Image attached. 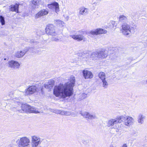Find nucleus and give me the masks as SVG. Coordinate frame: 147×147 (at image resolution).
Segmentation results:
<instances>
[{
    "instance_id": "obj_2",
    "label": "nucleus",
    "mask_w": 147,
    "mask_h": 147,
    "mask_svg": "<svg viewBox=\"0 0 147 147\" xmlns=\"http://www.w3.org/2000/svg\"><path fill=\"white\" fill-rule=\"evenodd\" d=\"M133 119L131 117H125L123 116H121L115 119H112L109 121L108 125L109 127H112L118 123L124 122L125 125L129 126L133 123Z\"/></svg>"
},
{
    "instance_id": "obj_9",
    "label": "nucleus",
    "mask_w": 147,
    "mask_h": 147,
    "mask_svg": "<svg viewBox=\"0 0 147 147\" xmlns=\"http://www.w3.org/2000/svg\"><path fill=\"white\" fill-rule=\"evenodd\" d=\"M107 31L106 30H104L102 29H96L94 30L91 31L89 33L88 36H91L90 35H97L100 34H106L107 33Z\"/></svg>"
},
{
    "instance_id": "obj_8",
    "label": "nucleus",
    "mask_w": 147,
    "mask_h": 147,
    "mask_svg": "<svg viewBox=\"0 0 147 147\" xmlns=\"http://www.w3.org/2000/svg\"><path fill=\"white\" fill-rule=\"evenodd\" d=\"M48 7L52 11H55L56 13L59 11V5L55 2L51 3L47 5Z\"/></svg>"
},
{
    "instance_id": "obj_14",
    "label": "nucleus",
    "mask_w": 147,
    "mask_h": 147,
    "mask_svg": "<svg viewBox=\"0 0 147 147\" xmlns=\"http://www.w3.org/2000/svg\"><path fill=\"white\" fill-rule=\"evenodd\" d=\"M84 78L85 79L92 78L93 76L92 73L90 71L87 70H84L82 72Z\"/></svg>"
},
{
    "instance_id": "obj_29",
    "label": "nucleus",
    "mask_w": 147,
    "mask_h": 147,
    "mask_svg": "<svg viewBox=\"0 0 147 147\" xmlns=\"http://www.w3.org/2000/svg\"><path fill=\"white\" fill-rule=\"evenodd\" d=\"M102 81L103 83V86L104 87V88H106V86L108 85V83L105 80V79H103L102 80Z\"/></svg>"
},
{
    "instance_id": "obj_22",
    "label": "nucleus",
    "mask_w": 147,
    "mask_h": 147,
    "mask_svg": "<svg viewBox=\"0 0 147 147\" xmlns=\"http://www.w3.org/2000/svg\"><path fill=\"white\" fill-rule=\"evenodd\" d=\"M55 24L58 27H62L63 26L64 23L63 22L59 20H56L55 21Z\"/></svg>"
},
{
    "instance_id": "obj_12",
    "label": "nucleus",
    "mask_w": 147,
    "mask_h": 147,
    "mask_svg": "<svg viewBox=\"0 0 147 147\" xmlns=\"http://www.w3.org/2000/svg\"><path fill=\"white\" fill-rule=\"evenodd\" d=\"M19 3H16L15 5H11L9 6V9L10 11L12 12H15L17 13H19Z\"/></svg>"
},
{
    "instance_id": "obj_30",
    "label": "nucleus",
    "mask_w": 147,
    "mask_h": 147,
    "mask_svg": "<svg viewBox=\"0 0 147 147\" xmlns=\"http://www.w3.org/2000/svg\"><path fill=\"white\" fill-rule=\"evenodd\" d=\"M62 111L57 109H55L54 110L53 112L57 114L61 115Z\"/></svg>"
},
{
    "instance_id": "obj_7",
    "label": "nucleus",
    "mask_w": 147,
    "mask_h": 147,
    "mask_svg": "<svg viewBox=\"0 0 147 147\" xmlns=\"http://www.w3.org/2000/svg\"><path fill=\"white\" fill-rule=\"evenodd\" d=\"M31 143L32 147H36L40 144L43 139H41L38 136H32Z\"/></svg>"
},
{
    "instance_id": "obj_6",
    "label": "nucleus",
    "mask_w": 147,
    "mask_h": 147,
    "mask_svg": "<svg viewBox=\"0 0 147 147\" xmlns=\"http://www.w3.org/2000/svg\"><path fill=\"white\" fill-rule=\"evenodd\" d=\"M45 30L46 33L48 35L55 36L58 34V33L55 30L54 26L52 24H49L47 25Z\"/></svg>"
},
{
    "instance_id": "obj_24",
    "label": "nucleus",
    "mask_w": 147,
    "mask_h": 147,
    "mask_svg": "<svg viewBox=\"0 0 147 147\" xmlns=\"http://www.w3.org/2000/svg\"><path fill=\"white\" fill-rule=\"evenodd\" d=\"M99 78L102 80L105 79V73L103 72H100L98 74Z\"/></svg>"
},
{
    "instance_id": "obj_34",
    "label": "nucleus",
    "mask_w": 147,
    "mask_h": 147,
    "mask_svg": "<svg viewBox=\"0 0 147 147\" xmlns=\"http://www.w3.org/2000/svg\"><path fill=\"white\" fill-rule=\"evenodd\" d=\"M25 41L26 42H34V40H30L28 39H25Z\"/></svg>"
},
{
    "instance_id": "obj_27",
    "label": "nucleus",
    "mask_w": 147,
    "mask_h": 147,
    "mask_svg": "<svg viewBox=\"0 0 147 147\" xmlns=\"http://www.w3.org/2000/svg\"><path fill=\"white\" fill-rule=\"evenodd\" d=\"M0 22L2 25H4L5 24V18L1 15H0Z\"/></svg>"
},
{
    "instance_id": "obj_4",
    "label": "nucleus",
    "mask_w": 147,
    "mask_h": 147,
    "mask_svg": "<svg viewBox=\"0 0 147 147\" xmlns=\"http://www.w3.org/2000/svg\"><path fill=\"white\" fill-rule=\"evenodd\" d=\"M121 31L123 34L128 36L130 33H134L136 29L135 27H130V26L126 23H123L121 26Z\"/></svg>"
},
{
    "instance_id": "obj_32",
    "label": "nucleus",
    "mask_w": 147,
    "mask_h": 147,
    "mask_svg": "<svg viewBox=\"0 0 147 147\" xmlns=\"http://www.w3.org/2000/svg\"><path fill=\"white\" fill-rule=\"evenodd\" d=\"M29 48L28 47H26L22 51L23 52H24L25 55L26 53L29 51Z\"/></svg>"
},
{
    "instance_id": "obj_17",
    "label": "nucleus",
    "mask_w": 147,
    "mask_h": 147,
    "mask_svg": "<svg viewBox=\"0 0 147 147\" xmlns=\"http://www.w3.org/2000/svg\"><path fill=\"white\" fill-rule=\"evenodd\" d=\"M48 13V11L47 10L45 9H42L36 14L35 16V18L36 19L38 18L41 16L46 15Z\"/></svg>"
},
{
    "instance_id": "obj_20",
    "label": "nucleus",
    "mask_w": 147,
    "mask_h": 147,
    "mask_svg": "<svg viewBox=\"0 0 147 147\" xmlns=\"http://www.w3.org/2000/svg\"><path fill=\"white\" fill-rule=\"evenodd\" d=\"M88 9L85 7H82L80 8V13L83 15H85L88 13Z\"/></svg>"
},
{
    "instance_id": "obj_18",
    "label": "nucleus",
    "mask_w": 147,
    "mask_h": 147,
    "mask_svg": "<svg viewBox=\"0 0 147 147\" xmlns=\"http://www.w3.org/2000/svg\"><path fill=\"white\" fill-rule=\"evenodd\" d=\"M55 81L53 80H50L47 84H45V87L50 90L53 87Z\"/></svg>"
},
{
    "instance_id": "obj_23",
    "label": "nucleus",
    "mask_w": 147,
    "mask_h": 147,
    "mask_svg": "<svg viewBox=\"0 0 147 147\" xmlns=\"http://www.w3.org/2000/svg\"><path fill=\"white\" fill-rule=\"evenodd\" d=\"M24 55V52H23L22 51H18L16 53V56L18 58L22 57Z\"/></svg>"
},
{
    "instance_id": "obj_19",
    "label": "nucleus",
    "mask_w": 147,
    "mask_h": 147,
    "mask_svg": "<svg viewBox=\"0 0 147 147\" xmlns=\"http://www.w3.org/2000/svg\"><path fill=\"white\" fill-rule=\"evenodd\" d=\"M145 118V116L141 113L138 115L137 117V121L139 124H142L144 122V120Z\"/></svg>"
},
{
    "instance_id": "obj_11",
    "label": "nucleus",
    "mask_w": 147,
    "mask_h": 147,
    "mask_svg": "<svg viewBox=\"0 0 147 147\" xmlns=\"http://www.w3.org/2000/svg\"><path fill=\"white\" fill-rule=\"evenodd\" d=\"M21 109H17V111L21 113L27 112L29 113L30 108V106L27 104H22L21 106Z\"/></svg>"
},
{
    "instance_id": "obj_13",
    "label": "nucleus",
    "mask_w": 147,
    "mask_h": 147,
    "mask_svg": "<svg viewBox=\"0 0 147 147\" xmlns=\"http://www.w3.org/2000/svg\"><path fill=\"white\" fill-rule=\"evenodd\" d=\"M70 37L72 38L75 40L78 41L82 40L84 38V36L82 34H78L76 33L75 34H70L69 35Z\"/></svg>"
},
{
    "instance_id": "obj_33",
    "label": "nucleus",
    "mask_w": 147,
    "mask_h": 147,
    "mask_svg": "<svg viewBox=\"0 0 147 147\" xmlns=\"http://www.w3.org/2000/svg\"><path fill=\"white\" fill-rule=\"evenodd\" d=\"M51 40L53 41L59 42V39L57 38L53 37L51 38Z\"/></svg>"
},
{
    "instance_id": "obj_28",
    "label": "nucleus",
    "mask_w": 147,
    "mask_h": 147,
    "mask_svg": "<svg viewBox=\"0 0 147 147\" xmlns=\"http://www.w3.org/2000/svg\"><path fill=\"white\" fill-rule=\"evenodd\" d=\"M119 21L121 22H123L127 20V18L126 17L123 15L121 16L119 18Z\"/></svg>"
},
{
    "instance_id": "obj_3",
    "label": "nucleus",
    "mask_w": 147,
    "mask_h": 147,
    "mask_svg": "<svg viewBox=\"0 0 147 147\" xmlns=\"http://www.w3.org/2000/svg\"><path fill=\"white\" fill-rule=\"evenodd\" d=\"M107 51L104 49L98 50L97 51L92 52L90 55H87L88 58H92V60H97L99 58H105L108 56ZM87 58V57H86Z\"/></svg>"
},
{
    "instance_id": "obj_15",
    "label": "nucleus",
    "mask_w": 147,
    "mask_h": 147,
    "mask_svg": "<svg viewBox=\"0 0 147 147\" xmlns=\"http://www.w3.org/2000/svg\"><path fill=\"white\" fill-rule=\"evenodd\" d=\"M26 90V93L27 94H31L37 91V89L36 87L34 86H30Z\"/></svg>"
},
{
    "instance_id": "obj_39",
    "label": "nucleus",
    "mask_w": 147,
    "mask_h": 147,
    "mask_svg": "<svg viewBox=\"0 0 147 147\" xmlns=\"http://www.w3.org/2000/svg\"><path fill=\"white\" fill-rule=\"evenodd\" d=\"M146 83H147V80H146Z\"/></svg>"
},
{
    "instance_id": "obj_1",
    "label": "nucleus",
    "mask_w": 147,
    "mask_h": 147,
    "mask_svg": "<svg viewBox=\"0 0 147 147\" xmlns=\"http://www.w3.org/2000/svg\"><path fill=\"white\" fill-rule=\"evenodd\" d=\"M70 83L63 84H60L55 86L53 90V94L57 97L60 96L63 98L71 96L73 93V87L74 86L75 79L72 76L70 79Z\"/></svg>"
},
{
    "instance_id": "obj_5",
    "label": "nucleus",
    "mask_w": 147,
    "mask_h": 147,
    "mask_svg": "<svg viewBox=\"0 0 147 147\" xmlns=\"http://www.w3.org/2000/svg\"><path fill=\"white\" fill-rule=\"evenodd\" d=\"M18 147H26L29 145L30 140L26 137H24L20 138V140H18Z\"/></svg>"
},
{
    "instance_id": "obj_37",
    "label": "nucleus",
    "mask_w": 147,
    "mask_h": 147,
    "mask_svg": "<svg viewBox=\"0 0 147 147\" xmlns=\"http://www.w3.org/2000/svg\"><path fill=\"white\" fill-rule=\"evenodd\" d=\"M122 147H127V145L125 144H124L122 146Z\"/></svg>"
},
{
    "instance_id": "obj_16",
    "label": "nucleus",
    "mask_w": 147,
    "mask_h": 147,
    "mask_svg": "<svg viewBox=\"0 0 147 147\" xmlns=\"http://www.w3.org/2000/svg\"><path fill=\"white\" fill-rule=\"evenodd\" d=\"M9 67L14 69L18 68L20 65L19 63L14 61H11L8 62Z\"/></svg>"
},
{
    "instance_id": "obj_31",
    "label": "nucleus",
    "mask_w": 147,
    "mask_h": 147,
    "mask_svg": "<svg viewBox=\"0 0 147 147\" xmlns=\"http://www.w3.org/2000/svg\"><path fill=\"white\" fill-rule=\"evenodd\" d=\"M111 59L113 61H116L118 60V57L116 55H114L113 57H111Z\"/></svg>"
},
{
    "instance_id": "obj_35",
    "label": "nucleus",
    "mask_w": 147,
    "mask_h": 147,
    "mask_svg": "<svg viewBox=\"0 0 147 147\" xmlns=\"http://www.w3.org/2000/svg\"><path fill=\"white\" fill-rule=\"evenodd\" d=\"M88 51H84L83 52L82 54V55H87L88 54L89 55V54L88 53Z\"/></svg>"
},
{
    "instance_id": "obj_38",
    "label": "nucleus",
    "mask_w": 147,
    "mask_h": 147,
    "mask_svg": "<svg viewBox=\"0 0 147 147\" xmlns=\"http://www.w3.org/2000/svg\"><path fill=\"white\" fill-rule=\"evenodd\" d=\"M109 147H114L112 145H111Z\"/></svg>"
},
{
    "instance_id": "obj_25",
    "label": "nucleus",
    "mask_w": 147,
    "mask_h": 147,
    "mask_svg": "<svg viewBox=\"0 0 147 147\" xmlns=\"http://www.w3.org/2000/svg\"><path fill=\"white\" fill-rule=\"evenodd\" d=\"M40 0H32V3L33 5H38L40 4Z\"/></svg>"
},
{
    "instance_id": "obj_10",
    "label": "nucleus",
    "mask_w": 147,
    "mask_h": 147,
    "mask_svg": "<svg viewBox=\"0 0 147 147\" xmlns=\"http://www.w3.org/2000/svg\"><path fill=\"white\" fill-rule=\"evenodd\" d=\"M80 114L84 117L88 119H95L97 118L95 114L92 115L88 112H80Z\"/></svg>"
},
{
    "instance_id": "obj_26",
    "label": "nucleus",
    "mask_w": 147,
    "mask_h": 147,
    "mask_svg": "<svg viewBox=\"0 0 147 147\" xmlns=\"http://www.w3.org/2000/svg\"><path fill=\"white\" fill-rule=\"evenodd\" d=\"M71 114V113L69 111H62L61 115L69 116Z\"/></svg>"
},
{
    "instance_id": "obj_36",
    "label": "nucleus",
    "mask_w": 147,
    "mask_h": 147,
    "mask_svg": "<svg viewBox=\"0 0 147 147\" xmlns=\"http://www.w3.org/2000/svg\"><path fill=\"white\" fill-rule=\"evenodd\" d=\"M71 115L73 117H75L76 116V115L73 112L71 113Z\"/></svg>"
},
{
    "instance_id": "obj_21",
    "label": "nucleus",
    "mask_w": 147,
    "mask_h": 147,
    "mask_svg": "<svg viewBox=\"0 0 147 147\" xmlns=\"http://www.w3.org/2000/svg\"><path fill=\"white\" fill-rule=\"evenodd\" d=\"M29 113H40V112L38 111V109H37L34 107H32L30 106V108Z\"/></svg>"
}]
</instances>
